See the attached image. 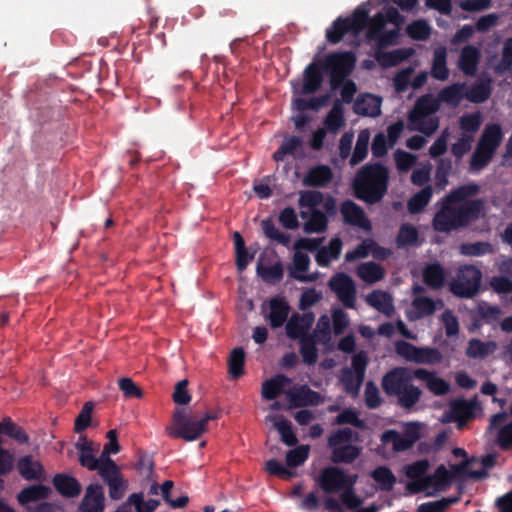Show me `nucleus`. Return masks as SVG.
<instances>
[{
  "instance_id": "nucleus-42",
  "label": "nucleus",
  "mask_w": 512,
  "mask_h": 512,
  "mask_svg": "<svg viewBox=\"0 0 512 512\" xmlns=\"http://www.w3.org/2000/svg\"><path fill=\"white\" fill-rule=\"evenodd\" d=\"M272 419L274 420V427L280 434L281 441L289 447L295 446L298 443V439L292 429L291 422L283 416H275Z\"/></svg>"
},
{
  "instance_id": "nucleus-60",
  "label": "nucleus",
  "mask_w": 512,
  "mask_h": 512,
  "mask_svg": "<svg viewBox=\"0 0 512 512\" xmlns=\"http://www.w3.org/2000/svg\"><path fill=\"white\" fill-rule=\"evenodd\" d=\"M406 32L411 39L424 41L429 38L431 27L427 21L420 19L410 23L406 28Z\"/></svg>"
},
{
  "instance_id": "nucleus-51",
  "label": "nucleus",
  "mask_w": 512,
  "mask_h": 512,
  "mask_svg": "<svg viewBox=\"0 0 512 512\" xmlns=\"http://www.w3.org/2000/svg\"><path fill=\"white\" fill-rule=\"evenodd\" d=\"M369 139L370 134L368 130L360 131L356 140L354 151L350 158V164L352 166L359 164L366 158L368 154Z\"/></svg>"
},
{
  "instance_id": "nucleus-24",
  "label": "nucleus",
  "mask_w": 512,
  "mask_h": 512,
  "mask_svg": "<svg viewBox=\"0 0 512 512\" xmlns=\"http://www.w3.org/2000/svg\"><path fill=\"white\" fill-rule=\"evenodd\" d=\"M291 383V379L284 374H277L262 383V397L266 400H274L285 393V388Z\"/></svg>"
},
{
  "instance_id": "nucleus-11",
  "label": "nucleus",
  "mask_w": 512,
  "mask_h": 512,
  "mask_svg": "<svg viewBox=\"0 0 512 512\" xmlns=\"http://www.w3.org/2000/svg\"><path fill=\"white\" fill-rule=\"evenodd\" d=\"M358 476L348 475L337 466L324 468L319 476V485L326 493H337L347 486L353 487L357 482Z\"/></svg>"
},
{
  "instance_id": "nucleus-44",
  "label": "nucleus",
  "mask_w": 512,
  "mask_h": 512,
  "mask_svg": "<svg viewBox=\"0 0 512 512\" xmlns=\"http://www.w3.org/2000/svg\"><path fill=\"white\" fill-rule=\"evenodd\" d=\"M324 125L330 132H336L344 125V108L340 100H335L333 103L324 120Z\"/></svg>"
},
{
  "instance_id": "nucleus-58",
  "label": "nucleus",
  "mask_w": 512,
  "mask_h": 512,
  "mask_svg": "<svg viewBox=\"0 0 512 512\" xmlns=\"http://www.w3.org/2000/svg\"><path fill=\"white\" fill-rule=\"evenodd\" d=\"M442 361V354L437 348L417 347L414 363L417 364H437Z\"/></svg>"
},
{
  "instance_id": "nucleus-35",
  "label": "nucleus",
  "mask_w": 512,
  "mask_h": 512,
  "mask_svg": "<svg viewBox=\"0 0 512 512\" xmlns=\"http://www.w3.org/2000/svg\"><path fill=\"white\" fill-rule=\"evenodd\" d=\"M465 98L472 103H483L491 95V80H479L471 85L468 90H464Z\"/></svg>"
},
{
  "instance_id": "nucleus-38",
  "label": "nucleus",
  "mask_w": 512,
  "mask_h": 512,
  "mask_svg": "<svg viewBox=\"0 0 512 512\" xmlns=\"http://www.w3.org/2000/svg\"><path fill=\"white\" fill-rule=\"evenodd\" d=\"M437 109L438 104L436 100H434L430 95H425L417 100L414 110L411 112L409 118L412 122L424 120L426 116L436 112Z\"/></svg>"
},
{
  "instance_id": "nucleus-52",
  "label": "nucleus",
  "mask_w": 512,
  "mask_h": 512,
  "mask_svg": "<svg viewBox=\"0 0 512 512\" xmlns=\"http://www.w3.org/2000/svg\"><path fill=\"white\" fill-rule=\"evenodd\" d=\"M459 252L465 256H483L494 252L493 245L488 241H477L463 243Z\"/></svg>"
},
{
  "instance_id": "nucleus-14",
  "label": "nucleus",
  "mask_w": 512,
  "mask_h": 512,
  "mask_svg": "<svg viewBox=\"0 0 512 512\" xmlns=\"http://www.w3.org/2000/svg\"><path fill=\"white\" fill-rule=\"evenodd\" d=\"M410 382H412L410 370L396 367L384 375L382 388L388 396H397Z\"/></svg>"
},
{
  "instance_id": "nucleus-43",
  "label": "nucleus",
  "mask_w": 512,
  "mask_h": 512,
  "mask_svg": "<svg viewBox=\"0 0 512 512\" xmlns=\"http://www.w3.org/2000/svg\"><path fill=\"white\" fill-rule=\"evenodd\" d=\"M433 190L430 185L425 186L419 192L414 194L407 203L408 211L411 214L420 213L430 202Z\"/></svg>"
},
{
  "instance_id": "nucleus-47",
  "label": "nucleus",
  "mask_w": 512,
  "mask_h": 512,
  "mask_svg": "<svg viewBox=\"0 0 512 512\" xmlns=\"http://www.w3.org/2000/svg\"><path fill=\"white\" fill-rule=\"evenodd\" d=\"M263 233L268 239L275 241L285 247H289L291 243V236L287 233L280 231L270 218L262 220L261 223Z\"/></svg>"
},
{
  "instance_id": "nucleus-5",
  "label": "nucleus",
  "mask_w": 512,
  "mask_h": 512,
  "mask_svg": "<svg viewBox=\"0 0 512 512\" xmlns=\"http://www.w3.org/2000/svg\"><path fill=\"white\" fill-rule=\"evenodd\" d=\"M351 428H342L328 437V446L332 449L331 460L333 463L351 464L361 453V448L348 444L353 438Z\"/></svg>"
},
{
  "instance_id": "nucleus-29",
  "label": "nucleus",
  "mask_w": 512,
  "mask_h": 512,
  "mask_svg": "<svg viewBox=\"0 0 512 512\" xmlns=\"http://www.w3.org/2000/svg\"><path fill=\"white\" fill-rule=\"evenodd\" d=\"M342 241L340 238H332L328 246L318 247L316 250L315 261L320 267H328L332 260L339 258L342 250Z\"/></svg>"
},
{
  "instance_id": "nucleus-32",
  "label": "nucleus",
  "mask_w": 512,
  "mask_h": 512,
  "mask_svg": "<svg viewBox=\"0 0 512 512\" xmlns=\"http://www.w3.org/2000/svg\"><path fill=\"white\" fill-rule=\"evenodd\" d=\"M475 404L465 399H456L450 404V414L459 425L474 417Z\"/></svg>"
},
{
  "instance_id": "nucleus-59",
  "label": "nucleus",
  "mask_w": 512,
  "mask_h": 512,
  "mask_svg": "<svg viewBox=\"0 0 512 512\" xmlns=\"http://www.w3.org/2000/svg\"><path fill=\"white\" fill-rule=\"evenodd\" d=\"M257 273L267 283H277L283 278L284 270L283 265L280 261L274 265L263 267L258 265Z\"/></svg>"
},
{
  "instance_id": "nucleus-63",
  "label": "nucleus",
  "mask_w": 512,
  "mask_h": 512,
  "mask_svg": "<svg viewBox=\"0 0 512 512\" xmlns=\"http://www.w3.org/2000/svg\"><path fill=\"white\" fill-rule=\"evenodd\" d=\"M495 444L502 451H508L512 448V421L498 429Z\"/></svg>"
},
{
  "instance_id": "nucleus-8",
  "label": "nucleus",
  "mask_w": 512,
  "mask_h": 512,
  "mask_svg": "<svg viewBox=\"0 0 512 512\" xmlns=\"http://www.w3.org/2000/svg\"><path fill=\"white\" fill-rule=\"evenodd\" d=\"M324 238H299L295 241L293 249L295 253L293 255V269L290 270V277L300 282H311L315 280L312 275L303 274L309 269L310 258L306 253L301 250H307L313 252L318 249V246L322 243Z\"/></svg>"
},
{
  "instance_id": "nucleus-1",
  "label": "nucleus",
  "mask_w": 512,
  "mask_h": 512,
  "mask_svg": "<svg viewBox=\"0 0 512 512\" xmlns=\"http://www.w3.org/2000/svg\"><path fill=\"white\" fill-rule=\"evenodd\" d=\"M485 216V201L473 199L463 203L448 201L443 197L439 210L432 220V227L440 233H450L459 229L467 228L473 222Z\"/></svg>"
},
{
  "instance_id": "nucleus-2",
  "label": "nucleus",
  "mask_w": 512,
  "mask_h": 512,
  "mask_svg": "<svg viewBox=\"0 0 512 512\" xmlns=\"http://www.w3.org/2000/svg\"><path fill=\"white\" fill-rule=\"evenodd\" d=\"M388 184V168L380 163H368L356 172L352 189L357 199L373 205L384 198Z\"/></svg>"
},
{
  "instance_id": "nucleus-31",
  "label": "nucleus",
  "mask_w": 512,
  "mask_h": 512,
  "mask_svg": "<svg viewBox=\"0 0 512 512\" xmlns=\"http://www.w3.org/2000/svg\"><path fill=\"white\" fill-rule=\"evenodd\" d=\"M19 474L28 481L41 479L44 468L39 461H34L31 455L21 457L17 462Z\"/></svg>"
},
{
  "instance_id": "nucleus-7",
  "label": "nucleus",
  "mask_w": 512,
  "mask_h": 512,
  "mask_svg": "<svg viewBox=\"0 0 512 512\" xmlns=\"http://www.w3.org/2000/svg\"><path fill=\"white\" fill-rule=\"evenodd\" d=\"M369 13L366 8L358 7L351 17H338L326 31V39L331 44H338L350 31L359 32L368 25Z\"/></svg>"
},
{
  "instance_id": "nucleus-57",
  "label": "nucleus",
  "mask_w": 512,
  "mask_h": 512,
  "mask_svg": "<svg viewBox=\"0 0 512 512\" xmlns=\"http://www.w3.org/2000/svg\"><path fill=\"white\" fill-rule=\"evenodd\" d=\"M303 141L298 136H289L283 140L279 148L274 152L273 159L276 162L283 161L286 155H291L294 151L301 147Z\"/></svg>"
},
{
  "instance_id": "nucleus-26",
  "label": "nucleus",
  "mask_w": 512,
  "mask_h": 512,
  "mask_svg": "<svg viewBox=\"0 0 512 512\" xmlns=\"http://www.w3.org/2000/svg\"><path fill=\"white\" fill-rule=\"evenodd\" d=\"M479 61L480 51L478 48L472 45H466L460 53L458 66L465 75L474 76L476 74Z\"/></svg>"
},
{
  "instance_id": "nucleus-18",
  "label": "nucleus",
  "mask_w": 512,
  "mask_h": 512,
  "mask_svg": "<svg viewBox=\"0 0 512 512\" xmlns=\"http://www.w3.org/2000/svg\"><path fill=\"white\" fill-rule=\"evenodd\" d=\"M340 212L346 224L371 230V223L364 210L352 200H345L340 205Z\"/></svg>"
},
{
  "instance_id": "nucleus-37",
  "label": "nucleus",
  "mask_w": 512,
  "mask_h": 512,
  "mask_svg": "<svg viewBox=\"0 0 512 512\" xmlns=\"http://www.w3.org/2000/svg\"><path fill=\"white\" fill-rule=\"evenodd\" d=\"M464 90L465 83H454L441 89L438 94V99L450 106L457 107L462 99L465 98Z\"/></svg>"
},
{
  "instance_id": "nucleus-22",
  "label": "nucleus",
  "mask_w": 512,
  "mask_h": 512,
  "mask_svg": "<svg viewBox=\"0 0 512 512\" xmlns=\"http://www.w3.org/2000/svg\"><path fill=\"white\" fill-rule=\"evenodd\" d=\"M446 276L444 267L438 262L426 264L422 270L423 282L433 290L444 287Z\"/></svg>"
},
{
  "instance_id": "nucleus-61",
  "label": "nucleus",
  "mask_w": 512,
  "mask_h": 512,
  "mask_svg": "<svg viewBox=\"0 0 512 512\" xmlns=\"http://www.w3.org/2000/svg\"><path fill=\"white\" fill-rule=\"evenodd\" d=\"M129 502L133 504L136 512H154L160 505L157 499H149L144 501L143 493H132L129 496Z\"/></svg>"
},
{
  "instance_id": "nucleus-28",
  "label": "nucleus",
  "mask_w": 512,
  "mask_h": 512,
  "mask_svg": "<svg viewBox=\"0 0 512 512\" xmlns=\"http://www.w3.org/2000/svg\"><path fill=\"white\" fill-rule=\"evenodd\" d=\"M366 303L390 317L394 313V305L392 296L382 290H373L366 296Z\"/></svg>"
},
{
  "instance_id": "nucleus-13",
  "label": "nucleus",
  "mask_w": 512,
  "mask_h": 512,
  "mask_svg": "<svg viewBox=\"0 0 512 512\" xmlns=\"http://www.w3.org/2000/svg\"><path fill=\"white\" fill-rule=\"evenodd\" d=\"M289 409L306 406H317L323 402L320 393L312 390L308 385H298L285 392Z\"/></svg>"
},
{
  "instance_id": "nucleus-30",
  "label": "nucleus",
  "mask_w": 512,
  "mask_h": 512,
  "mask_svg": "<svg viewBox=\"0 0 512 512\" xmlns=\"http://www.w3.org/2000/svg\"><path fill=\"white\" fill-rule=\"evenodd\" d=\"M2 434L14 440L18 444H28L30 437L25 430L15 423L10 417H4L0 421V442L3 444Z\"/></svg>"
},
{
  "instance_id": "nucleus-10",
  "label": "nucleus",
  "mask_w": 512,
  "mask_h": 512,
  "mask_svg": "<svg viewBox=\"0 0 512 512\" xmlns=\"http://www.w3.org/2000/svg\"><path fill=\"white\" fill-rule=\"evenodd\" d=\"M421 438V426L417 422H409L404 426L403 432L394 429L386 430L381 435L384 445L391 444L394 452L407 451Z\"/></svg>"
},
{
  "instance_id": "nucleus-34",
  "label": "nucleus",
  "mask_w": 512,
  "mask_h": 512,
  "mask_svg": "<svg viewBox=\"0 0 512 512\" xmlns=\"http://www.w3.org/2000/svg\"><path fill=\"white\" fill-rule=\"evenodd\" d=\"M357 275L364 282L373 284L384 278L385 270L380 264L369 261L357 267Z\"/></svg>"
},
{
  "instance_id": "nucleus-41",
  "label": "nucleus",
  "mask_w": 512,
  "mask_h": 512,
  "mask_svg": "<svg viewBox=\"0 0 512 512\" xmlns=\"http://www.w3.org/2000/svg\"><path fill=\"white\" fill-rule=\"evenodd\" d=\"M443 305L441 299L435 301L427 296H418L412 301V306L419 318L432 315L438 307L441 308Z\"/></svg>"
},
{
  "instance_id": "nucleus-64",
  "label": "nucleus",
  "mask_w": 512,
  "mask_h": 512,
  "mask_svg": "<svg viewBox=\"0 0 512 512\" xmlns=\"http://www.w3.org/2000/svg\"><path fill=\"white\" fill-rule=\"evenodd\" d=\"M512 67V37L508 38L503 46L501 59L496 66L498 73L510 70Z\"/></svg>"
},
{
  "instance_id": "nucleus-40",
  "label": "nucleus",
  "mask_w": 512,
  "mask_h": 512,
  "mask_svg": "<svg viewBox=\"0 0 512 512\" xmlns=\"http://www.w3.org/2000/svg\"><path fill=\"white\" fill-rule=\"evenodd\" d=\"M413 54L411 48H399L391 52H377L376 59L384 67H393L408 59Z\"/></svg>"
},
{
  "instance_id": "nucleus-39",
  "label": "nucleus",
  "mask_w": 512,
  "mask_h": 512,
  "mask_svg": "<svg viewBox=\"0 0 512 512\" xmlns=\"http://www.w3.org/2000/svg\"><path fill=\"white\" fill-rule=\"evenodd\" d=\"M502 138L503 132L501 126L498 124H488L485 127L478 143L495 153L502 141Z\"/></svg>"
},
{
  "instance_id": "nucleus-33",
  "label": "nucleus",
  "mask_w": 512,
  "mask_h": 512,
  "mask_svg": "<svg viewBox=\"0 0 512 512\" xmlns=\"http://www.w3.org/2000/svg\"><path fill=\"white\" fill-rule=\"evenodd\" d=\"M431 75L433 78L445 81L449 77V69L447 68V51L441 46L437 47L433 53Z\"/></svg>"
},
{
  "instance_id": "nucleus-27",
  "label": "nucleus",
  "mask_w": 512,
  "mask_h": 512,
  "mask_svg": "<svg viewBox=\"0 0 512 512\" xmlns=\"http://www.w3.org/2000/svg\"><path fill=\"white\" fill-rule=\"evenodd\" d=\"M53 485L55 489L66 498H73L80 494L81 484L73 476L67 474H56L53 477Z\"/></svg>"
},
{
  "instance_id": "nucleus-9",
  "label": "nucleus",
  "mask_w": 512,
  "mask_h": 512,
  "mask_svg": "<svg viewBox=\"0 0 512 512\" xmlns=\"http://www.w3.org/2000/svg\"><path fill=\"white\" fill-rule=\"evenodd\" d=\"M482 272L474 265L461 266L456 278L450 283L449 288L453 295L460 298H472L480 289Z\"/></svg>"
},
{
  "instance_id": "nucleus-62",
  "label": "nucleus",
  "mask_w": 512,
  "mask_h": 512,
  "mask_svg": "<svg viewBox=\"0 0 512 512\" xmlns=\"http://www.w3.org/2000/svg\"><path fill=\"white\" fill-rule=\"evenodd\" d=\"M93 403L86 402L74 422V431L82 433L91 423Z\"/></svg>"
},
{
  "instance_id": "nucleus-3",
  "label": "nucleus",
  "mask_w": 512,
  "mask_h": 512,
  "mask_svg": "<svg viewBox=\"0 0 512 512\" xmlns=\"http://www.w3.org/2000/svg\"><path fill=\"white\" fill-rule=\"evenodd\" d=\"M220 417V412H206L203 415H191L183 408H178L172 416L171 426L166 428V434L171 438L194 441L207 430L208 422Z\"/></svg>"
},
{
  "instance_id": "nucleus-49",
  "label": "nucleus",
  "mask_w": 512,
  "mask_h": 512,
  "mask_svg": "<svg viewBox=\"0 0 512 512\" xmlns=\"http://www.w3.org/2000/svg\"><path fill=\"white\" fill-rule=\"evenodd\" d=\"M496 343L493 341L483 342L479 339H471L466 349V354L470 358H484L494 351Z\"/></svg>"
},
{
  "instance_id": "nucleus-20",
  "label": "nucleus",
  "mask_w": 512,
  "mask_h": 512,
  "mask_svg": "<svg viewBox=\"0 0 512 512\" xmlns=\"http://www.w3.org/2000/svg\"><path fill=\"white\" fill-rule=\"evenodd\" d=\"M290 306L283 296H275L269 300V313L267 319L271 328L276 329L283 326L287 321Z\"/></svg>"
},
{
  "instance_id": "nucleus-17",
  "label": "nucleus",
  "mask_w": 512,
  "mask_h": 512,
  "mask_svg": "<svg viewBox=\"0 0 512 512\" xmlns=\"http://www.w3.org/2000/svg\"><path fill=\"white\" fill-rule=\"evenodd\" d=\"M105 495L102 485L92 483L86 487L85 494L79 504V512H103Z\"/></svg>"
},
{
  "instance_id": "nucleus-56",
  "label": "nucleus",
  "mask_w": 512,
  "mask_h": 512,
  "mask_svg": "<svg viewBox=\"0 0 512 512\" xmlns=\"http://www.w3.org/2000/svg\"><path fill=\"white\" fill-rule=\"evenodd\" d=\"M493 155L494 152L478 143L471 156L470 169L472 171L482 170L489 164Z\"/></svg>"
},
{
  "instance_id": "nucleus-45",
  "label": "nucleus",
  "mask_w": 512,
  "mask_h": 512,
  "mask_svg": "<svg viewBox=\"0 0 512 512\" xmlns=\"http://www.w3.org/2000/svg\"><path fill=\"white\" fill-rule=\"evenodd\" d=\"M299 342V351L303 362L307 365H314L318 359L317 342L314 335L301 337Z\"/></svg>"
},
{
  "instance_id": "nucleus-48",
  "label": "nucleus",
  "mask_w": 512,
  "mask_h": 512,
  "mask_svg": "<svg viewBox=\"0 0 512 512\" xmlns=\"http://www.w3.org/2000/svg\"><path fill=\"white\" fill-rule=\"evenodd\" d=\"M422 390L410 382L398 395V405L405 409H411L420 400Z\"/></svg>"
},
{
  "instance_id": "nucleus-4",
  "label": "nucleus",
  "mask_w": 512,
  "mask_h": 512,
  "mask_svg": "<svg viewBox=\"0 0 512 512\" xmlns=\"http://www.w3.org/2000/svg\"><path fill=\"white\" fill-rule=\"evenodd\" d=\"M324 200V194L318 190H305L300 192L298 205L301 208H309L310 213L301 211L300 217L307 219L304 223V231L308 234L323 233L328 227V218L324 212L318 209V206Z\"/></svg>"
},
{
  "instance_id": "nucleus-46",
  "label": "nucleus",
  "mask_w": 512,
  "mask_h": 512,
  "mask_svg": "<svg viewBox=\"0 0 512 512\" xmlns=\"http://www.w3.org/2000/svg\"><path fill=\"white\" fill-rule=\"evenodd\" d=\"M245 352L242 347L234 348L228 359V370L230 377L239 379L244 374Z\"/></svg>"
},
{
  "instance_id": "nucleus-19",
  "label": "nucleus",
  "mask_w": 512,
  "mask_h": 512,
  "mask_svg": "<svg viewBox=\"0 0 512 512\" xmlns=\"http://www.w3.org/2000/svg\"><path fill=\"white\" fill-rule=\"evenodd\" d=\"M314 322L313 313H304L302 315L294 314L286 323V334L291 339H301L304 336H311L307 331Z\"/></svg>"
},
{
  "instance_id": "nucleus-36",
  "label": "nucleus",
  "mask_w": 512,
  "mask_h": 512,
  "mask_svg": "<svg viewBox=\"0 0 512 512\" xmlns=\"http://www.w3.org/2000/svg\"><path fill=\"white\" fill-rule=\"evenodd\" d=\"M51 489L43 484L30 485L20 491L17 499L20 504H27L49 497Z\"/></svg>"
},
{
  "instance_id": "nucleus-54",
  "label": "nucleus",
  "mask_w": 512,
  "mask_h": 512,
  "mask_svg": "<svg viewBox=\"0 0 512 512\" xmlns=\"http://www.w3.org/2000/svg\"><path fill=\"white\" fill-rule=\"evenodd\" d=\"M371 477L376 483L379 484V487L382 491L392 490L394 484L396 483V477L386 466H379L375 468L371 472Z\"/></svg>"
},
{
  "instance_id": "nucleus-55",
  "label": "nucleus",
  "mask_w": 512,
  "mask_h": 512,
  "mask_svg": "<svg viewBox=\"0 0 512 512\" xmlns=\"http://www.w3.org/2000/svg\"><path fill=\"white\" fill-rule=\"evenodd\" d=\"M419 233L415 226L409 223H404L400 226L397 237H396V243L397 246L402 247H408L415 245L418 242Z\"/></svg>"
},
{
  "instance_id": "nucleus-15",
  "label": "nucleus",
  "mask_w": 512,
  "mask_h": 512,
  "mask_svg": "<svg viewBox=\"0 0 512 512\" xmlns=\"http://www.w3.org/2000/svg\"><path fill=\"white\" fill-rule=\"evenodd\" d=\"M372 254L374 258L384 260L390 255V251L380 246L375 240L368 238L358 244L353 250L346 252L345 261L354 262Z\"/></svg>"
},
{
  "instance_id": "nucleus-12",
  "label": "nucleus",
  "mask_w": 512,
  "mask_h": 512,
  "mask_svg": "<svg viewBox=\"0 0 512 512\" xmlns=\"http://www.w3.org/2000/svg\"><path fill=\"white\" fill-rule=\"evenodd\" d=\"M328 286L333 291L338 300L348 309H354L356 306L357 289L353 279L346 273L339 272L333 275Z\"/></svg>"
},
{
  "instance_id": "nucleus-21",
  "label": "nucleus",
  "mask_w": 512,
  "mask_h": 512,
  "mask_svg": "<svg viewBox=\"0 0 512 512\" xmlns=\"http://www.w3.org/2000/svg\"><path fill=\"white\" fill-rule=\"evenodd\" d=\"M353 111L357 115L377 117L381 113V98L370 93L361 94L354 101Z\"/></svg>"
},
{
  "instance_id": "nucleus-16",
  "label": "nucleus",
  "mask_w": 512,
  "mask_h": 512,
  "mask_svg": "<svg viewBox=\"0 0 512 512\" xmlns=\"http://www.w3.org/2000/svg\"><path fill=\"white\" fill-rule=\"evenodd\" d=\"M453 475L447 470V468L441 464L436 468L432 475L426 476L418 480L414 491H428L429 489L434 490H445L452 482Z\"/></svg>"
},
{
  "instance_id": "nucleus-23",
  "label": "nucleus",
  "mask_w": 512,
  "mask_h": 512,
  "mask_svg": "<svg viewBox=\"0 0 512 512\" xmlns=\"http://www.w3.org/2000/svg\"><path fill=\"white\" fill-rule=\"evenodd\" d=\"M333 178L332 170L327 165H318L311 168L303 177L302 183L308 187H325Z\"/></svg>"
},
{
  "instance_id": "nucleus-25",
  "label": "nucleus",
  "mask_w": 512,
  "mask_h": 512,
  "mask_svg": "<svg viewBox=\"0 0 512 512\" xmlns=\"http://www.w3.org/2000/svg\"><path fill=\"white\" fill-rule=\"evenodd\" d=\"M324 72L317 63H310L304 70L303 75V85H302V93L303 94H312L318 91L323 82V74Z\"/></svg>"
},
{
  "instance_id": "nucleus-53",
  "label": "nucleus",
  "mask_w": 512,
  "mask_h": 512,
  "mask_svg": "<svg viewBox=\"0 0 512 512\" xmlns=\"http://www.w3.org/2000/svg\"><path fill=\"white\" fill-rule=\"evenodd\" d=\"M364 379L354 374L351 368H343L340 376V382L347 394L356 396L359 393Z\"/></svg>"
},
{
  "instance_id": "nucleus-6",
  "label": "nucleus",
  "mask_w": 512,
  "mask_h": 512,
  "mask_svg": "<svg viewBox=\"0 0 512 512\" xmlns=\"http://www.w3.org/2000/svg\"><path fill=\"white\" fill-rule=\"evenodd\" d=\"M355 61L356 58L352 52H334L326 57L321 68L324 72L329 73L332 90L338 89L351 74Z\"/></svg>"
},
{
  "instance_id": "nucleus-50",
  "label": "nucleus",
  "mask_w": 512,
  "mask_h": 512,
  "mask_svg": "<svg viewBox=\"0 0 512 512\" xmlns=\"http://www.w3.org/2000/svg\"><path fill=\"white\" fill-rule=\"evenodd\" d=\"M479 192L480 186L478 184L468 183L453 189L445 197L448 201H455L460 204L468 201V198L476 196Z\"/></svg>"
}]
</instances>
